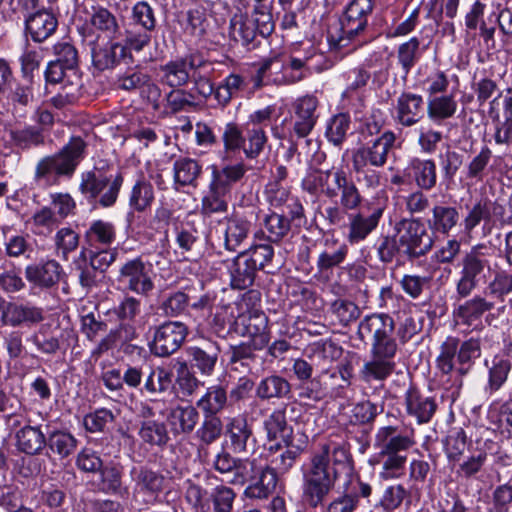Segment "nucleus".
Wrapping results in <instances>:
<instances>
[{
	"label": "nucleus",
	"mask_w": 512,
	"mask_h": 512,
	"mask_svg": "<svg viewBox=\"0 0 512 512\" xmlns=\"http://www.w3.org/2000/svg\"><path fill=\"white\" fill-rule=\"evenodd\" d=\"M396 136L392 131H385L371 145L357 148L352 154L354 172H360L368 165L383 167L387 162L389 151L393 148Z\"/></svg>",
	"instance_id": "13"
},
{
	"label": "nucleus",
	"mask_w": 512,
	"mask_h": 512,
	"mask_svg": "<svg viewBox=\"0 0 512 512\" xmlns=\"http://www.w3.org/2000/svg\"><path fill=\"white\" fill-rule=\"evenodd\" d=\"M424 100L421 95L404 92L397 99L396 120L405 127L417 124L423 117Z\"/></svg>",
	"instance_id": "23"
},
{
	"label": "nucleus",
	"mask_w": 512,
	"mask_h": 512,
	"mask_svg": "<svg viewBox=\"0 0 512 512\" xmlns=\"http://www.w3.org/2000/svg\"><path fill=\"white\" fill-rule=\"evenodd\" d=\"M172 384V372L162 366L150 367L142 391L155 395L167 391Z\"/></svg>",
	"instance_id": "48"
},
{
	"label": "nucleus",
	"mask_w": 512,
	"mask_h": 512,
	"mask_svg": "<svg viewBox=\"0 0 512 512\" xmlns=\"http://www.w3.org/2000/svg\"><path fill=\"white\" fill-rule=\"evenodd\" d=\"M245 84L241 75L231 73L216 86L215 100L223 107L228 105L231 99L245 87Z\"/></svg>",
	"instance_id": "51"
},
{
	"label": "nucleus",
	"mask_w": 512,
	"mask_h": 512,
	"mask_svg": "<svg viewBox=\"0 0 512 512\" xmlns=\"http://www.w3.org/2000/svg\"><path fill=\"white\" fill-rule=\"evenodd\" d=\"M122 184L123 176L121 174H117L113 180H110L102 172L91 170L81 174L79 189L87 199L95 200L107 187V190L101 195L99 203L103 207H110L116 202Z\"/></svg>",
	"instance_id": "11"
},
{
	"label": "nucleus",
	"mask_w": 512,
	"mask_h": 512,
	"mask_svg": "<svg viewBox=\"0 0 512 512\" xmlns=\"http://www.w3.org/2000/svg\"><path fill=\"white\" fill-rule=\"evenodd\" d=\"M117 282L139 295H147L154 288L150 269L140 258L128 260L120 267Z\"/></svg>",
	"instance_id": "15"
},
{
	"label": "nucleus",
	"mask_w": 512,
	"mask_h": 512,
	"mask_svg": "<svg viewBox=\"0 0 512 512\" xmlns=\"http://www.w3.org/2000/svg\"><path fill=\"white\" fill-rule=\"evenodd\" d=\"M89 23L93 31L108 40H115L121 36L116 16L105 7H93Z\"/></svg>",
	"instance_id": "30"
},
{
	"label": "nucleus",
	"mask_w": 512,
	"mask_h": 512,
	"mask_svg": "<svg viewBox=\"0 0 512 512\" xmlns=\"http://www.w3.org/2000/svg\"><path fill=\"white\" fill-rule=\"evenodd\" d=\"M391 327H395V322L390 315L375 313L366 316L360 321L357 334L362 341L366 339L375 341L384 333L388 332Z\"/></svg>",
	"instance_id": "33"
},
{
	"label": "nucleus",
	"mask_w": 512,
	"mask_h": 512,
	"mask_svg": "<svg viewBox=\"0 0 512 512\" xmlns=\"http://www.w3.org/2000/svg\"><path fill=\"white\" fill-rule=\"evenodd\" d=\"M11 143L20 149H30L44 142L41 131L33 126L15 128L9 130Z\"/></svg>",
	"instance_id": "54"
},
{
	"label": "nucleus",
	"mask_w": 512,
	"mask_h": 512,
	"mask_svg": "<svg viewBox=\"0 0 512 512\" xmlns=\"http://www.w3.org/2000/svg\"><path fill=\"white\" fill-rule=\"evenodd\" d=\"M115 420L114 413L106 408H100L84 417V426L91 433L103 432Z\"/></svg>",
	"instance_id": "64"
},
{
	"label": "nucleus",
	"mask_w": 512,
	"mask_h": 512,
	"mask_svg": "<svg viewBox=\"0 0 512 512\" xmlns=\"http://www.w3.org/2000/svg\"><path fill=\"white\" fill-rule=\"evenodd\" d=\"M138 435L143 442L153 446H164L169 441L165 422L156 419L141 421Z\"/></svg>",
	"instance_id": "45"
},
{
	"label": "nucleus",
	"mask_w": 512,
	"mask_h": 512,
	"mask_svg": "<svg viewBox=\"0 0 512 512\" xmlns=\"http://www.w3.org/2000/svg\"><path fill=\"white\" fill-rule=\"evenodd\" d=\"M493 257L494 248L486 243H478L462 255L457 265V299L468 298L479 286L487 283Z\"/></svg>",
	"instance_id": "4"
},
{
	"label": "nucleus",
	"mask_w": 512,
	"mask_h": 512,
	"mask_svg": "<svg viewBox=\"0 0 512 512\" xmlns=\"http://www.w3.org/2000/svg\"><path fill=\"white\" fill-rule=\"evenodd\" d=\"M201 106V102L191 90L184 87L171 88L164 96L163 110L166 113L177 114L195 110Z\"/></svg>",
	"instance_id": "31"
},
{
	"label": "nucleus",
	"mask_w": 512,
	"mask_h": 512,
	"mask_svg": "<svg viewBox=\"0 0 512 512\" xmlns=\"http://www.w3.org/2000/svg\"><path fill=\"white\" fill-rule=\"evenodd\" d=\"M46 444L54 454L66 458L75 451L78 441L69 432L56 430L48 435Z\"/></svg>",
	"instance_id": "50"
},
{
	"label": "nucleus",
	"mask_w": 512,
	"mask_h": 512,
	"mask_svg": "<svg viewBox=\"0 0 512 512\" xmlns=\"http://www.w3.org/2000/svg\"><path fill=\"white\" fill-rule=\"evenodd\" d=\"M250 223L242 218H225L219 222L218 232L223 237L224 247L228 251H235L247 238Z\"/></svg>",
	"instance_id": "27"
},
{
	"label": "nucleus",
	"mask_w": 512,
	"mask_h": 512,
	"mask_svg": "<svg viewBox=\"0 0 512 512\" xmlns=\"http://www.w3.org/2000/svg\"><path fill=\"white\" fill-rule=\"evenodd\" d=\"M205 64L208 66L201 67L192 73L191 80L195 95L201 104L210 98L212 95L215 97L216 87H214L210 75L214 71L213 64L205 59Z\"/></svg>",
	"instance_id": "43"
},
{
	"label": "nucleus",
	"mask_w": 512,
	"mask_h": 512,
	"mask_svg": "<svg viewBox=\"0 0 512 512\" xmlns=\"http://www.w3.org/2000/svg\"><path fill=\"white\" fill-rule=\"evenodd\" d=\"M407 414L416 419L418 424L428 423L437 410V403L433 396L410 387L405 393Z\"/></svg>",
	"instance_id": "20"
},
{
	"label": "nucleus",
	"mask_w": 512,
	"mask_h": 512,
	"mask_svg": "<svg viewBox=\"0 0 512 512\" xmlns=\"http://www.w3.org/2000/svg\"><path fill=\"white\" fill-rule=\"evenodd\" d=\"M402 246V257L413 261L426 255L433 247L434 239L418 218L401 219L395 225Z\"/></svg>",
	"instance_id": "10"
},
{
	"label": "nucleus",
	"mask_w": 512,
	"mask_h": 512,
	"mask_svg": "<svg viewBox=\"0 0 512 512\" xmlns=\"http://www.w3.org/2000/svg\"><path fill=\"white\" fill-rule=\"evenodd\" d=\"M351 126V118L347 113H338L330 118L327 123L326 137L335 146L341 145Z\"/></svg>",
	"instance_id": "56"
},
{
	"label": "nucleus",
	"mask_w": 512,
	"mask_h": 512,
	"mask_svg": "<svg viewBox=\"0 0 512 512\" xmlns=\"http://www.w3.org/2000/svg\"><path fill=\"white\" fill-rule=\"evenodd\" d=\"M396 327L389 328L379 339L371 343V359L364 363L361 376L364 381H383L395 370L394 361L398 352V344L395 338Z\"/></svg>",
	"instance_id": "9"
},
{
	"label": "nucleus",
	"mask_w": 512,
	"mask_h": 512,
	"mask_svg": "<svg viewBox=\"0 0 512 512\" xmlns=\"http://www.w3.org/2000/svg\"><path fill=\"white\" fill-rule=\"evenodd\" d=\"M227 194L209 183L208 191L201 200L200 214L211 217L213 214L225 213L228 209Z\"/></svg>",
	"instance_id": "49"
},
{
	"label": "nucleus",
	"mask_w": 512,
	"mask_h": 512,
	"mask_svg": "<svg viewBox=\"0 0 512 512\" xmlns=\"http://www.w3.org/2000/svg\"><path fill=\"white\" fill-rule=\"evenodd\" d=\"M460 213L454 206L435 205L432 208V217L428 220L430 230L442 235L449 233L458 225Z\"/></svg>",
	"instance_id": "35"
},
{
	"label": "nucleus",
	"mask_w": 512,
	"mask_h": 512,
	"mask_svg": "<svg viewBox=\"0 0 512 512\" xmlns=\"http://www.w3.org/2000/svg\"><path fill=\"white\" fill-rule=\"evenodd\" d=\"M154 201L153 186L146 180H138L132 187L129 205L138 212H143L151 206Z\"/></svg>",
	"instance_id": "55"
},
{
	"label": "nucleus",
	"mask_w": 512,
	"mask_h": 512,
	"mask_svg": "<svg viewBox=\"0 0 512 512\" xmlns=\"http://www.w3.org/2000/svg\"><path fill=\"white\" fill-rule=\"evenodd\" d=\"M257 271L245 256L239 254L229 268L231 286L240 290L249 288L254 283Z\"/></svg>",
	"instance_id": "40"
},
{
	"label": "nucleus",
	"mask_w": 512,
	"mask_h": 512,
	"mask_svg": "<svg viewBox=\"0 0 512 512\" xmlns=\"http://www.w3.org/2000/svg\"><path fill=\"white\" fill-rule=\"evenodd\" d=\"M187 335L188 328L183 322H164L155 327L150 350L155 356H170L182 346Z\"/></svg>",
	"instance_id": "14"
},
{
	"label": "nucleus",
	"mask_w": 512,
	"mask_h": 512,
	"mask_svg": "<svg viewBox=\"0 0 512 512\" xmlns=\"http://www.w3.org/2000/svg\"><path fill=\"white\" fill-rule=\"evenodd\" d=\"M208 66L198 53L177 57L159 67L160 82L170 88L185 87L195 70Z\"/></svg>",
	"instance_id": "12"
},
{
	"label": "nucleus",
	"mask_w": 512,
	"mask_h": 512,
	"mask_svg": "<svg viewBox=\"0 0 512 512\" xmlns=\"http://www.w3.org/2000/svg\"><path fill=\"white\" fill-rule=\"evenodd\" d=\"M259 473L258 481L249 485L244 491L245 496L248 498H266L276 488L278 478L274 468L260 467Z\"/></svg>",
	"instance_id": "44"
},
{
	"label": "nucleus",
	"mask_w": 512,
	"mask_h": 512,
	"mask_svg": "<svg viewBox=\"0 0 512 512\" xmlns=\"http://www.w3.org/2000/svg\"><path fill=\"white\" fill-rule=\"evenodd\" d=\"M226 403V390L220 385H213L207 388L205 394L196 402V405L204 416H217L224 409Z\"/></svg>",
	"instance_id": "41"
},
{
	"label": "nucleus",
	"mask_w": 512,
	"mask_h": 512,
	"mask_svg": "<svg viewBox=\"0 0 512 512\" xmlns=\"http://www.w3.org/2000/svg\"><path fill=\"white\" fill-rule=\"evenodd\" d=\"M126 47L114 40H108L104 45L92 48V61L100 71L113 68L125 56Z\"/></svg>",
	"instance_id": "32"
},
{
	"label": "nucleus",
	"mask_w": 512,
	"mask_h": 512,
	"mask_svg": "<svg viewBox=\"0 0 512 512\" xmlns=\"http://www.w3.org/2000/svg\"><path fill=\"white\" fill-rule=\"evenodd\" d=\"M226 429L232 450L237 453L245 452L249 442L253 440L252 428L247 418L243 415L231 418Z\"/></svg>",
	"instance_id": "36"
},
{
	"label": "nucleus",
	"mask_w": 512,
	"mask_h": 512,
	"mask_svg": "<svg viewBox=\"0 0 512 512\" xmlns=\"http://www.w3.org/2000/svg\"><path fill=\"white\" fill-rule=\"evenodd\" d=\"M511 367L512 364L508 358L495 356L492 359L491 366L489 367L488 385L486 388L490 393L498 391L503 386L507 381Z\"/></svg>",
	"instance_id": "53"
},
{
	"label": "nucleus",
	"mask_w": 512,
	"mask_h": 512,
	"mask_svg": "<svg viewBox=\"0 0 512 512\" xmlns=\"http://www.w3.org/2000/svg\"><path fill=\"white\" fill-rule=\"evenodd\" d=\"M135 482L134 497L143 494L145 503H153L163 488L164 477L144 467H133L130 471Z\"/></svg>",
	"instance_id": "21"
},
{
	"label": "nucleus",
	"mask_w": 512,
	"mask_h": 512,
	"mask_svg": "<svg viewBox=\"0 0 512 512\" xmlns=\"http://www.w3.org/2000/svg\"><path fill=\"white\" fill-rule=\"evenodd\" d=\"M55 253L62 260H68V255L79 246V234L70 227L58 230L54 236Z\"/></svg>",
	"instance_id": "57"
},
{
	"label": "nucleus",
	"mask_w": 512,
	"mask_h": 512,
	"mask_svg": "<svg viewBox=\"0 0 512 512\" xmlns=\"http://www.w3.org/2000/svg\"><path fill=\"white\" fill-rule=\"evenodd\" d=\"M372 10V0H352L343 16L328 27L327 40L330 46L334 48L347 46L352 39L364 31Z\"/></svg>",
	"instance_id": "7"
},
{
	"label": "nucleus",
	"mask_w": 512,
	"mask_h": 512,
	"mask_svg": "<svg viewBox=\"0 0 512 512\" xmlns=\"http://www.w3.org/2000/svg\"><path fill=\"white\" fill-rule=\"evenodd\" d=\"M246 173L243 163L225 165L222 168L212 166L210 184L228 194L233 184L238 182Z\"/></svg>",
	"instance_id": "37"
},
{
	"label": "nucleus",
	"mask_w": 512,
	"mask_h": 512,
	"mask_svg": "<svg viewBox=\"0 0 512 512\" xmlns=\"http://www.w3.org/2000/svg\"><path fill=\"white\" fill-rule=\"evenodd\" d=\"M171 431L175 435L191 433L199 420V413L191 405L176 406L167 415Z\"/></svg>",
	"instance_id": "34"
},
{
	"label": "nucleus",
	"mask_w": 512,
	"mask_h": 512,
	"mask_svg": "<svg viewBox=\"0 0 512 512\" xmlns=\"http://www.w3.org/2000/svg\"><path fill=\"white\" fill-rule=\"evenodd\" d=\"M60 84L61 90L51 98V102L56 108H63L66 105L72 104L80 96L83 80L78 67L69 68Z\"/></svg>",
	"instance_id": "29"
},
{
	"label": "nucleus",
	"mask_w": 512,
	"mask_h": 512,
	"mask_svg": "<svg viewBox=\"0 0 512 512\" xmlns=\"http://www.w3.org/2000/svg\"><path fill=\"white\" fill-rule=\"evenodd\" d=\"M99 472L100 485L104 492L120 496L128 495V488L122 485V469L119 465L107 464Z\"/></svg>",
	"instance_id": "47"
},
{
	"label": "nucleus",
	"mask_w": 512,
	"mask_h": 512,
	"mask_svg": "<svg viewBox=\"0 0 512 512\" xmlns=\"http://www.w3.org/2000/svg\"><path fill=\"white\" fill-rule=\"evenodd\" d=\"M46 445V437L40 427L32 426L31 420L27 419L26 425L15 433L16 448L27 455L39 454Z\"/></svg>",
	"instance_id": "28"
},
{
	"label": "nucleus",
	"mask_w": 512,
	"mask_h": 512,
	"mask_svg": "<svg viewBox=\"0 0 512 512\" xmlns=\"http://www.w3.org/2000/svg\"><path fill=\"white\" fill-rule=\"evenodd\" d=\"M480 356L479 339L470 338L461 342L459 338L449 336L440 345L436 368L443 375H449L455 371L462 377L471 370L475 360Z\"/></svg>",
	"instance_id": "5"
},
{
	"label": "nucleus",
	"mask_w": 512,
	"mask_h": 512,
	"mask_svg": "<svg viewBox=\"0 0 512 512\" xmlns=\"http://www.w3.org/2000/svg\"><path fill=\"white\" fill-rule=\"evenodd\" d=\"M383 208L376 207L369 211H359L349 215L347 240L350 244H357L365 240L378 226Z\"/></svg>",
	"instance_id": "17"
},
{
	"label": "nucleus",
	"mask_w": 512,
	"mask_h": 512,
	"mask_svg": "<svg viewBox=\"0 0 512 512\" xmlns=\"http://www.w3.org/2000/svg\"><path fill=\"white\" fill-rule=\"evenodd\" d=\"M174 185L178 187H196L197 179L202 173V166L192 158H179L173 164Z\"/></svg>",
	"instance_id": "38"
},
{
	"label": "nucleus",
	"mask_w": 512,
	"mask_h": 512,
	"mask_svg": "<svg viewBox=\"0 0 512 512\" xmlns=\"http://www.w3.org/2000/svg\"><path fill=\"white\" fill-rule=\"evenodd\" d=\"M220 351L219 344L212 340H204L186 349L191 366L204 376L213 374Z\"/></svg>",
	"instance_id": "18"
},
{
	"label": "nucleus",
	"mask_w": 512,
	"mask_h": 512,
	"mask_svg": "<svg viewBox=\"0 0 512 512\" xmlns=\"http://www.w3.org/2000/svg\"><path fill=\"white\" fill-rule=\"evenodd\" d=\"M482 221L485 223L490 222L487 199H480L476 201L473 206L468 209V212L463 219L464 231L470 234Z\"/></svg>",
	"instance_id": "62"
},
{
	"label": "nucleus",
	"mask_w": 512,
	"mask_h": 512,
	"mask_svg": "<svg viewBox=\"0 0 512 512\" xmlns=\"http://www.w3.org/2000/svg\"><path fill=\"white\" fill-rule=\"evenodd\" d=\"M416 184L424 190H431L436 185V165L432 160L415 159L411 163Z\"/></svg>",
	"instance_id": "52"
},
{
	"label": "nucleus",
	"mask_w": 512,
	"mask_h": 512,
	"mask_svg": "<svg viewBox=\"0 0 512 512\" xmlns=\"http://www.w3.org/2000/svg\"><path fill=\"white\" fill-rule=\"evenodd\" d=\"M63 273L62 266L54 259L31 264L25 268L27 281L41 289H48L57 285Z\"/></svg>",
	"instance_id": "19"
},
{
	"label": "nucleus",
	"mask_w": 512,
	"mask_h": 512,
	"mask_svg": "<svg viewBox=\"0 0 512 512\" xmlns=\"http://www.w3.org/2000/svg\"><path fill=\"white\" fill-rule=\"evenodd\" d=\"M188 306V295L182 291H176L163 297L159 310L166 317H177L184 313Z\"/></svg>",
	"instance_id": "59"
},
{
	"label": "nucleus",
	"mask_w": 512,
	"mask_h": 512,
	"mask_svg": "<svg viewBox=\"0 0 512 512\" xmlns=\"http://www.w3.org/2000/svg\"><path fill=\"white\" fill-rule=\"evenodd\" d=\"M141 312V301L133 296H126L113 309V313L121 321L120 324L111 329L91 350L90 358L97 361L109 350L114 349L118 344L134 340L137 337L136 329L131 322Z\"/></svg>",
	"instance_id": "6"
},
{
	"label": "nucleus",
	"mask_w": 512,
	"mask_h": 512,
	"mask_svg": "<svg viewBox=\"0 0 512 512\" xmlns=\"http://www.w3.org/2000/svg\"><path fill=\"white\" fill-rule=\"evenodd\" d=\"M317 99L313 96H305L298 99L294 104L296 120L294 131L299 138L306 137L313 129L316 122L315 111Z\"/></svg>",
	"instance_id": "26"
},
{
	"label": "nucleus",
	"mask_w": 512,
	"mask_h": 512,
	"mask_svg": "<svg viewBox=\"0 0 512 512\" xmlns=\"http://www.w3.org/2000/svg\"><path fill=\"white\" fill-rule=\"evenodd\" d=\"M85 148L81 137H72L57 153L41 158L35 167V182L53 186L59 184L61 178H71L84 158Z\"/></svg>",
	"instance_id": "3"
},
{
	"label": "nucleus",
	"mask_w": 512,
	"mask_h": 512,
	"mask_svg": "<svg viewBox=\"0 0 512 512\" xmlns=\"http://www.w3.org/2000/svg\"><path fill=\"white\" fill-rule=\"evenodd\" d=\"M419 46V39L412 37L408 41L400 44L397 49L398 62L406 75L420 59Z\"/></svg>",
	"instance_id": "58"
},
{
	"label": "nucleus",
	"mask_w": 512,
	"mask_h": 512,
	"mask_svg": "<svg viewBox=\"0 0 512 512\" xmlns=\"http://www.w3.org/2000/svg\"><path fill=\"white\" fill-rule=\"evenodd\" d=\"M239 324L243 326L242 335L250 338L254 349H263L268 344L267 319L263 313L253 312L248 316L242 315L237 321V325Z\"/></svg>",
	"instance_id": "24"
},
{
	"label": "nucleus",
	"mask_w": 512,
	"mask_h": 512,
	"mask_svg": "<svg viewBox=\"0 0 512 512\" xmlns=\"http://www.w3.org/2000/svg\"><path fill=\"white\" fill-rule=\"evenodd\" d=\"M457 106V101L451 94L435 96L427 103V116L433 123L440 125L455 115Z\"/></svg>",
	"instance_id": "39"
},
{
	"label": "nucleus",
	"mask_w": 512,
	"mask_h": 512,
	"mask_svg": "<svg viewBox=\"0 0 512 512\" xmlns=\"http://www.w3.org/2000/svg\"><path fill=\"white\" fill-rule=\"evenodd\" d=\"M131 18L133 24L143 30L153 31L156 27L154 9L146 1H139L133 6Z\"/></svg>",
	"instance_id": "63"
},
{
	"label": "nucleus",
	"mask_w": 512,
	"mask_h": 512,
	"mask_svg": "<svg viewBox=\"0 0 512 512\" xmlns=\"http://www.w3.org/2000/svg\"><path fill=\"white\" fill-rule=\"evenodd\" d=\"M489 117L495 122L494 141L499 146L510 147L512 145V118L504 117L500 120L499 110L497 108V98L489 102Z\"/></svg>",
	"instance_id": "42"
},
{
	"label": "nucleus",
	"mask_w": 512,
	"mask_h": 512,
	"mask_svg": "<svg viewBox=\"0 0 512 512\" xmlns=\"http://www.w3.org/2000/svg\"><path fill=\"white\" fill-rule=\"evenodd\" d=\"M337 466L351 469L353 459L345 444H323L303 470V499L312 508L321 504L339 477Z\"/></svg>",
	"instance_id": "2"
},
{
	"label": "nucleus",
	"mask_w": 512,
	"mask_h": 512,
	"mask_svg": "<svg viewBox=\"0 0 512 512\" xmlns=\"http://www.w3.org/2000/svg\"><path fill=\"white\" fill-rule=\"evenodd\" d=\"M376 442L384 459L383 476H398L406 464L409 449L415 444L413 433L398 434L397 427L385 426L379 429Z\"/></svg>",
	"instance_id": "8"
},
{
	"label": "nucleus",
	"mask_w": 512,
	"mask_h": 512,
	"mask_svg": "<svg viewBox=\"0 0 512 512\" xmlns=\"http://www.w3.org/2000/svg\"><path fill=\"white\" fill-rule=\"evenodd\" d=\"M116 238L115 227L112 223L96 220L91 223L85 232V239L92 247L110 246Z\"/></svg>",
	"instance_id": "46"
},
{
	"label": "nucleus",
	"mask_w": 512,
	"mask_h": 512,
	"mask_svg": "<svg viewBox=\"0 0 512 512\" xmlns=\"http://www.w3.org/2000/svg\"><path fill=\"white\" fill-rule=\"evenodd\" d=\"M512 292V273L505 270L497 271L488 282L484 295L503 301L504 297Z\"/></svg>",
	"instance_id": "60"
},
{
	"label": "nucleus",
	"mask_w": 512,
	"mask_h": 512,
	"mask_svg": "<svg viewBox=\"0 0 512 512\" xmlns=\"http://www.w3.org/2000/svg\"><path fill=\"white\" fill-rule=\"evenodd\" d=\"M302 187L311 194L320 191L331 203L321 212L329 225H338L347 211L357 210L363 196L355 182L343 169H314L302 180Z\"/></svg>",
	"instance_id": "1"
},
{
	"label": "nucleus",
	"mask_w": 512,
	"mask_h": 512,
	"mask_svg": "<svg viewBox=\"0 0 512 512\" xmlns=\"http://www.w3.org/2000/svg\"><path fill=\"white\" fill-rule=\"evenodd\" d=\"M230 34L236 41H242L243 44H250L256 38L258 31L249 17L235 16L231 20Z\"/></svg>",
	"instance_id": "61"
},
{
	"label": "nucleus",
	"mask_w": 512,
	"mask_h": 512,
	"mask_svg": "<svg viewBox=\"0 0 512 512\" xmlns=\"http://www.w3.org/2000/svg\"><path fill=\"white\" fill-rule=\"evenodd\" d=\"M44 320L43 309L31 303L8 302L0 321L4 326L31 328Z\"/></svg>",
	"instance_id": "16"
},
{
	"label": "nucleus",
	"mask_w": 512,
	"mask_h": 512,
	"mask_svg": "<svg viewBox=\"0 0 512 512\" xmlns=\"http://www.w3.org/2000/svg\"><path fill=\"white\" fill-rule=\"evenodd\" d=\"M494 308V303L485 296L475 295L460 304L453 312L454 317L461 324L472 326L480 322L482 316Z\"/></svg>",
	"instance_id": "25"
},
{
	"label": "nucleus",
	"mask_w": 512,
	"mask_h": 512,
	"mask_svg": "<svg viewBox=\"0 0 512 512\" xmlns=\"http://www.w3.org/2000/svg\"><path fill=\"white\" fill-rule=\"evenodd\" d=\"M25 27L32 40L40 43L55 33L58 20L52 12L42 9L25 18Z\"/></svg>",
	"instance_id": "22"
}]
</instances>
